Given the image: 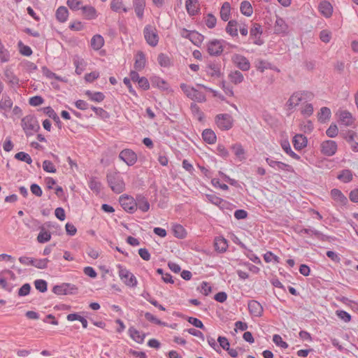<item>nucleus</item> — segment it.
Here are the masks:
<instances>
[{"label": "nucleus", "mask_w": 358, "mask_h": 358, "mask_svg": "<svg viewBox=\"0 0 358 358\" xmlns=\"http://www.w3.org/2000/svg\"><path fill=\"white\" fill-rule=\"evenodd\" d=\"M144 38L146 42L152 47H155L159 42V36L156 28L148 24L143 29Z\"/></svg>", "instance_id": "obj_6"}, {"label": "nucleus", "mask_w": 358, "mask_h": 358, "mask_svg": "<svg viewBox=\"0 0 358 358\" xmlns=\"http://www.w3.org/2000/svg\"><path fill=\"white\" fill-rule=\"evenodd\" d=\"M292 143L294 148L300 150L307 145V138L303 134H296L293 137Z\"/></svg>", "instance_id": "obj_19"}, {"label": "nucleus", "mask_w": 358, "mask_h": 358, "mask_svg": "<svg viewBox=\"0 0 358 358\" xmlns=\"http://www.w3.org/2000/svg\"><path fill=\"white\" fill-rule=\"evenodd\" d=\"M108 186L115 194H120L125 189V183L120 172L109 171L106 175Z\"/></svg>", "instance_id": "obj_1"}, {"label": "nucleus", "mask_w": 358, "mask_h": 358, "mask_svg": "<svg viewBox=\"0 0 358 358\" xmlns=\"http://www.w3.org/2000/svg\"><path fill=\"white\" fill-rule=\"evenodd\" d=\"M275 33L280 34L285 33L287 30V25L285 20L279 17H277L275 26H274Z\"/></svg>", "instance_id": "obj_27"}, {"label": "nucleus", "mask_w": 358, "mask_h": 358, "mask_svg": "<svg viewBox=\"0 0 358 358\" xmlns=\"http://www.w3.org/2000/svg\"><path fill=\"white\" fill-rule=\"evenodd\" d=\"M157 62L162 67H169L172 64L169 57L164 53H160L158 55Z\"/></svg>", "instance_id": "obj_43"}, {"label": "nucleus", "mask_w": 358, "mask_h": 358, "mask_svg": "<svg viewBox=\"0 0 358 358\" xmlns=\"http://www.w3.org/2000/svg\"><path fill=\"white\" fill-rule=\"evenodd\" d=\"M50 238V233L45 231L43 227H41V231L37 236V241L41 243H44L49 241Z\"/></svg>", "instance_id": "obj_41"}, {"label": "nucleus", "mask_w": 358, "mask_h": 358, "mask_svg": "<svg viewBox=\"0 0 358 358\" xmlns=\"http://www.w3.org/2000/svg\"><path fill=\"white\" fill-rule=\"evenodd\" d=\"M255 67L257 71L262 73L266 69H273L271 63L263 59H257L255 62Z\"/></svg>", "instance_id": "obj_37"}, {"label": "nucleus", "mask_w": 358, "mask_h": 358, "mask_svg": "<svg viewBox=\"0 0 358 358\" xmlns=\"http://www.w3.org/2000/svg\"><path fill=\"white\" fill-rule=\"evenodd\" d=\"M206 72L212 77L220 78L222 76L220 62L216 61L208 62Z\"/></svg>", "instance_id": "obj_13"}, {"label": "nucleus", "mask_w": 358, "mask_h": 358, "mask_svg": "<svg viewBox=\"0 0 358 358\" xmlns=\"http://www.w3.org/2000/svg\"><path fill=\"white\" fill-rule=\"evenodd\" d=\"M4 76L6 80L13 85L18 84L19 79L14 75L12 71L10 69H6L4 71Z\"/></svg>", "instance_id": "obj_46"}, {"label": "nucleus", "mask_w": 358, "mask_h": 358, "mask_svg": "<svg viewBox=\"0 0 358 358\" xmlns=\"http://www.w3.org/2000/svg\"><path fill=\"white\" fill-rule=\"evenodd\" d=\"M337 178L343 182H348L352 180V174L350 170L344 169L337 176Z\"/></svg>", "instance_id": "obj_44"}, {"label": "nucleus", "mask_w": 358, "mask_h": 358, "mask_svg": "<svg viewBox=\"0 0 358 358\" xmlns=\"http://www.w3.org/2000/svg\"><path fill=\"white\" fill-rule=\"evenodd\" d=\"M230 9L231 6L229 2H224L222 4L220 10V17L223 21L227 22L229 20L230 17Z\"/></svg>", "instance_id": "obj_34"}, {"label": "nucleus", "mask_w": 358, "mask_h": 358, "mask_svg": "<svg viewBox=\"0 0 358 358\" xmlns=\"http://www.w3.org/2000/svg\"><path fill=\"white\" fill-rule=\"evenodd\" d=\"M104 44L103 38L99 35H94L91 39V46L95 50H99L101 49Z\"/></svg>", "instance_id": "obj_28"}, {"label": "nucleus", "mask_w": 358, "mask_h": 358, "mask_svg": "<svg viewBox=\"0 0 358 358\" xmlns=\"http://www.w3.org/2000/svg\"><path fill=\"white\" fill-rule=\"evenodd\" d=\"M301 236H303V234H307L308 236H316L319 240L322 241H327L329 240V236L327 235L323 234L320 231L314 229H306L303 228L299 231L298 232Z\"/></svg>", "instance_id": "obj_15"}, {"label": "nucleus", "mask_w": 358, "mask_h": 358, "mask_svg": "<svg viewBox=\"0 0 358 358\" xmlns=\"http://www.w3.org/2000/svg\"><path fill=\"white\" fill-rule=\"evenodd\" d=\"M189 98L199 102L204 101L206 100L205 94L196 89L194 90V93H192Z\"/></svg>", "instance_id": "obj_59"}, {"label": "nucleus", "mask_w": 358, "mask_h": 358, "mask_svg": "<svg viewBox=\"0 0 358 358\" xmlns=\"http://www.w3.org/2000/svg\"><path fill=\"white\" fill-rule=\"evenodd\" d=\"M217 342L219 343L220 348H222L223 350L227 351L230 348V343L228 339L224 336H218Z\"/></svg>", "instance_id": "obj_54"}, {"label": "nucleus", "mask_w": 358, "mask_h": 358, "mask_svg": "<svg viewBox=\"0 0 358 358\" xmlns=\"http://www.w3.org/2000/svg\"><path fill=\"white\" fill-rule=\"evenodd\" d=\"M34 285L37 290H38L41 292H45L47 291V282L44 280H36L34 281Z\"/></svg>", "instance_id": "obj_51"}, {"label": "nucleus", "mask_w": 358, "mask_h": 358, "mask_svg": "<svg viewBox=\"0 0 358 358\" xmlns=\"http://www.w3.org/2000/svg\"><path fill=\"white\" fill-rule=\"evenodd\" d=\"M186 10L190 16H194L199 12V3L198 0H187L185 3Z\"/></svg>", "instance_id": "obj_16"}, {"label": "nucleus", "mask_w": 358, "mask_h": 358, "mask_svg": "<svg viewBox=\"0 0 358 358\" xmlns=\"http://www.w3.org/2000/svg\"><path fill=\"white\" fill-rule=\"evenodd\" d=\"M237 24V22L234 20L229 21L227 24L226 31L231 36H238Z\"/></svg>", "instance_id": "obj_40"}, {"label": "nucleus", "mask_w": 358, "mask_h": 358, "mask_svg": "<svg viewBox=\"0 0 358 358\" xmlns=\"http://www.w3.org/2000/svg\"><path fill=\"white\" fill-rule=\"evenodd\" d=\"M13 101L8 95H3L0 101V109L3 111V115L7 117L6 113L10 110L13 106Z\"/></svg>", "instance_id": "obj_20"}, {"label": "nucleus", "mask_w": 358, "mask_h": 358, "mask_svg": "<svg viewBox=\"0 0 358 358\" xmlns=\"http://www.w3.org/2000/svg\"><path fill=\"white\" fill-rule=\"evenodd\" d=\"M215 121L218 128L222 131L229 130L233 127V117L227 113L217 115Z\"/></svg>", "instance_id": "obj_5"}, {"label": "nucleus", "mask_w": 358, "mask_h": 358, "mask_svg": "<svg viewBox=\"0 0 358 358\" xmlns=\"http://www.w3.org/2000/svg\"><path fill=\"white\" fill-rule=\"evenodd\" d=\"M22 127L27 136L33 135L40 129V125L34 115H27L21 120Z\"/></svg>", "instance_id": "obj_3"}, {"label": "nucleus", "mask_w": 358, "mask_h": 358, "mask_svg": "<svg viewBox=\"0 0 358 358\" xmlns=\"http://www.w3.org/2000/svg\"><path fill=\"white\" fill-rule=\"evenodd\" d=\"M130 336L133 340L138 343H142L144 341L145 335H141L140 332L134 327H130L129 329Z\"/></svg>", "instance_id": "obj_36"}, {"label": "nucleus", "mask_w": 358, "mask_h": 358, "mask_svg": "<svg viewBox=\"0 0 358 358\" xmlns=\"http://www.w3.org/2000/svg\"><path fill=\"white\" fill-rule=\"evenodd\" d=\"M235 155L238 158H244V149L241 144H235L231 147Z\"/></svg>", "instance_id": "obj_58"}, {"label": "nucleus", "mask_w": 358, "mask_h": 358, "mask_svg": "<svg viewBox=\"0 0 358 358\" xmlns=\"http://www.w3.org/2000/svg\"><path fill=\"white\" fill-rule=\"evenodd\" d=\"M339 119L341 122L345 126H351L354 122L352 114L348 110L339 111Z\"/></svg>", "instance_id": "obj_22"}, {"label": "nucleus", "mask_w": 358, "mask_h": 358, "mask_svg": "<svg viewBox=\"0 0 358 358\" xmlns=\"http://www.w3.org/2000/svg\"><path fill=\"white\" fill-rule=\"evenodd\" d=\"M343 137L345 139V141L350 144V148L352 151L357 152H358V142L357 140L358 139L357 134L352 130H348L345 133L342 134Z\"/></svg>", "instance_id": "obj_12"}, {"label": "nucleus", "mask_w": 358, "mask_h": 358, "mask_svg": "<svg viewBox=\"0 0 358 358\" xmlns=\"http://www.w3.org/2000/svg\"><path fill=\"white\" fill-rule=\"evenodd\" d=\"M81 10L83 11V15L87 20L94 19L96 16V12L94 7L85 6H82Z\"/></svg>", "instance_id": "obj_29"}, {"label": "nucleus", "mask_w": 358, "mask_h": 358, "mask_svg": "<svg viewBox=\"0 0 358 358\" xmlns=\"http://www.w3.org/2000/svg\"><path fill=\"white\" fill-rule=\"evenodd\" d=\"M313 94L308 91H298L294 92L286 103L289 110L298 106L302 101L312 100Z\"/></svg>", "instance_id": "obj_2"}, {"label": "nucleus", "mask_w": 358, "mask_h": 358, "mask_svg": "<svg viewBox=\"0 0 358 358\" xmlns=\"http://www.w3.org/2000/svg\"><path fill=\"white\" fill-rule=\"evenodd\" d=\"M157 273L162 275V278L164 282L173 283V280L172 279V276L171 275V274H169L168 273H164V270L162 268H157Z\"/></svg>", "instance_id": "obj_56"}, {"label": "nucleus", "mask_w": 358, "mask_h": 358, "mask_svg": "<svg viewBox=\"0 0 358 358\" xmlns=\"http://www.w3.org/2000/svg\"><path fill=\"white\" fill-rule=\"evenodd\" d=\"M69 287V283H63L59 285L53 287L52 292L57 295H67L70 292L66 291V287Z\"/></svg>", "instance_id": "obj_45"}, {"label": "nucleus", "mask_w": 358, "mask_h": 358, "mask_svg": "<svg viewBox=\"0 0 358 358\" xmlns=\"http://www.w3.org/2000/svg\"><path fill=\"white\" fill-rule=\"evenodd\" d=\"M173 233L174 236L178 238H184L186 236V231L180 224H176L173 227Z\"/></svg>", "instance_id": "obj_42"}, {"label": "nucleus", "mask_w": 358, "mask_h": 358, "mask_svg": "<svg viewBox=\"0 0 358 358\" xmlns=\"http://www.w3.org/2000/svg\"><path fill=\"white\" fill-rule=\"evenodd\" d=\"M136 208H138L142 212H148L150 209V203L148 199L142 194L136 196Z\"/></svg>", "instance_id": "obj_18"}, {"label": "nucleus", "mask_w": 358, "mask_h": 358, "mask_svg": "<svg viewBox=\"0 0 358 358\" xmlns=\"http://www.w3.org/2000/svg\"><path fill=\"white\" fill-rule=\"evenodd\" d=\"M73 64L76 66V73L78 75H80L85 70V62L83 59H80L78 56H75L73 57Z\"/></svg>", "instance_id": "obj_30"}, {"label": "nucleus", "mask_w": 358, "mask_h": 358, "mask_svg": "<svg viewBox=\"0 0 358 358\" xmlns=\"http://www.w3.org/2000/svg\"><path fill=\"white\" fill-rule=\"evenodd\" d=\"M31 290V285L29 283L24 284L18 290L19 296H27Z\"/></svg>", "instance_id": "obj_63"}, {"label": "nucleus", "mask_w": 358, "mask_h": 358, "mask_svg": "<svg viewBox=\"0 0 358 358\" xmlns=\"http://www.w3.org/2000/svg\"><path fill=\"white\" fill-rule=\"evenodd\" d=\"M119 158L128 166H133L137 161L136 154L130 149H124L119 154Z\"/></svg>", "instance_id": "obj_10"}, {"label": "nucleus", "mask_w": 358, "mask_h": 358, "mask_svg": "<svg viewBox=\"0 0 358 358\" xmlns=\"http://www.w3.org/2000/svg\"><path fill=\"white\" fill-rule=\"evenodd\" d=\"M119 201L121 206L125 211L129 213H134L136 210V198L134 199L133 197L127 195H122L120 197Z\"/></svg>", "instance_id": "obj_7"}, {"label": "nucleus", "mask_w": 358, "mask_h": 358, "mask_svg": "<svg viewBox=\"0 0 358 358\" xmlns=\"http://www.w3.org/2000/svg\"><path fill=\"white\" fill-rule=\"evenodd\" d=\"M331 196L334 201L340 203L341 204H345L348 202L347 198L338 189H331Z\"/></svg>", "instance_id": "obj_25"}, {"label": "nucleus", "mask_w": 358, "mask_h": 358, "mask_svg": "<svg viewBox=\"0 0 358 358\" xmlns=\"http://www.w3.org/2000/svg\"><path fill=\"white\" fill-rule=\"evenodd\" d=\"M43 74L48 78H55L59 81H63V79L60 77L57 76L55 73L52 72L50 70H49L47 67L44 66L42 69Z\"/></svg>", "instance_id": "obj_61"}, {"label": "nucleus", "mask_w": 358, "mask_h": 358, "mask_svg": "<svg viewBox=\"0 0 358 358\" xmlns=\"http://www.w3.org/2000/svg\"><path fill=\"white\" fill-rule=\"evenodd\" d=\"M145 317L147 320L158 325L162 326H166V323L164 322H162L160 320L157 319L155 316H154L150 313H145Z\"/></svg>", "instance_id": "obj_52"}, {"label": "nucleus", "mask_w": 358, "mask_h": 358, "mask_svg": "<svg viewBox=\"0 0 358 358\" xmlns=\"http://www.w3.org/2000/svg\"><path fill=\"white\" fill-rule=\"evenodd\" d=\"M228 247L227 241L223 237H217L215 239V249L218 252H224Z\"/></svg>", "instance_id": "obj_23"}, {"label": "nucleus", "mask_w": 358, "mask_h": 358, "mask_svg": "<svg viewBox=\"0 0 358 358\" xmlns=\"http://www.w3.org/2000/svg\"><path fill=\"white\" fill-rule=\"evenodd\" d=\"M248 310L253 317H261L262 315L264 308L261 303L255 300L248 301Z\"/></svg>", "instance_id": "obj_14"}, {"label": "nucleus", "mask_w": 358, "mask_h": 358, "mask_svg": "<svg viewBox=\"0 0 358 358\" xmlns=\"http://www.w3.org/2000/svg\"><path fill=\"white\" fill-rule=\"evenodd\" d=\"M229 78L231 83L238 85L243 81V75L238 71H231L229 74Z\"/></svg>", "instance_id": "obj_35"}, {"label": "nucleus", "mask_w": 358, "mask_h": 358, "mask_svg": "<svg viewBox=\"0 0 358 358\" xmlns=\"http://www.w3.org/2000/svg\"><path fill=\"white\" fill-rule=\"evenodd\" d=\"M15 158L17 160L24 162L28 164H31L32 163V159L29 155L24 152H19L15 155Z\"/></svg>", "instance_id": "obj_49"}, {"label": "nucleus", "mask_w": 358, "mask_h": 358, "mask_svg": "<svg viewBox=\"0 0 358 358\" xmlns=\"http://www.w3.org/2000/svg\"><path fill=\"white\" fill-rule=\"evenodd\" d=\"M117 267L119 269V276L126 285L131 287L137 285V280L134 275L121 264H118Z\"/></svg>", "instance_id": "obj_4"}, {"label": "nucleus", "mask_w": 358, "mask_h": 358, "mask_svg": "<svg viewBox=\"0 0 358 358\" xmlns=\"http://www.w3.org/2000/svg\"><path fill=\"white\" fill-rule=\"evenodd\" d=\"M85 94L89 97L91 101L96 102H101L105 99V95L100 92H91L90 90H87L85 92Z\"/></svg>", "instance_id": "obj_32"}, {"label": "nucleus", "mask_w": 358, "mask_h": 358, "mask_svg": "<svg viewBox=\"0 0 358 358\" xmlns=\"http://www.w3.org/2000/svg\"><path fill=\"white\" fill-rule=\"evenodd\" d=\"M273 341L276 345L280 346L284 349L288 348V344L285 341H282L281 336L278 334L273 335Z\"/></svg>", "instance_id": "obj_57"}, {"label": "nucleus", "mask_w": 358, "mask_h": 358, "mask_svg": "<svg viewBox=\"0 0 358 358\" xmlns=\"http://www.w3.org/2000/svg\"><path fill=\"white\" fill-rule=\"evenodd\" d=\"M91 109L99 116L101 117L102 118H108L109 117V115L107 111H106L102 108H98L94 106H91Z\"/></svg>", "instance_id": "obj_64"}, {"label": "nucleus", "mask_w": 358, "mask_h": 358, "mask_svg": "<svg viewBox=\"0 0 358 358\" xmlns=\"http://www.w3.org/2000/svg\"><path fill=\"white\" fill-rule=\"evenodd\" d=\"M240 10L242 14L248 17L252 15L253 13L252 7L248 1H244L241 3Z\"/></svg>", "instance_id": "obj_39"}, {"label": "nucleus", "mask_w": 358, "mask_h": 358, "mask_svg": "<svg viewBox=\"0 0 358 358\" xmlns=\"http://www.w3.org/2000/svg\"><path fill=\"white\" fill-rule=\"evenodd\" d=\"M89 187L96 193H99L101 191V183L96 180V178H92L89 181Z\"/></svg>", "instance_id": "obj_50"}, {"label": "nucleus", "mask_w": 358, "mask_h": 358, "mask_svg": "<svg viewBox=\"0 0 358 358\" xmlns=\"http://www.w3.org/2000/svg\"><path fill=\"white\" fill-rule=\"evenodd\" d=\"M204 39V36L196 31H191L189 40L195 45L199 46Z\"/></svg>", "instance_id": "obj_31"}, {"label": "nucleus", "mask_w": 358, "mask_h": 358, "mask_svg": "<svg viewBox=\"0 0 358 358\" xmlns=\"http://www.w3.org/2000/svg\"><path fill=\"white\" fill-rule=\"evenodd\" d=\"M43 169L48 173H55L56 169L52 162L49 160H45L43 162Z\"/></svg>", "instance_id": "obj_60"}, {"label": "nucleus", "mask_w": 358, "mask_h": 358, "mask_svg": "<svg viewBox=\"0 0 358 358\" xmlns=\"http://www.w3.org/2000/svg\"><path fill=\"white\" fill-rule=\"evenodd\" d=\"M56 17L57 19L61 22H64L66 21L69 11L68 9L65 6H59L56 11Z\"/></svg>", "instance_id": "obj_33"}, {"label": "nucleus", "mask_w": 358, "mask_h": 358, "mask_svg": "<svg viewBox=\"0 0 358 358\" xmlns=\"http://www.w3.org/2000/svg\"><path fill=\"white\" fill-rule=\"evenodd\" d=\"M231 61L236 66L237 68L243 71H247L250 68V63L249 60L244 56L238 54H235L231 57Z\"/></svg>", "instance_id": "obj_8"}, {"label": "nucleus", "mask_w": 358, "mask_h": 358, "mask_svg": "<svg viewBox=\"0 0 358 358\" xmlns=\"http://www.w3.org/2000/svg\"><path fill=\"white\" fill-rule=\"evenodd\" d=\"M216 22H217V19L213 14L209 13L207 15L206 20H205V23H206V25L209 29H212V28L215 27Z\"/></svg>", "instance_id": "obj_53"}, {"label": "nucleus", "mask_w": 358, "mask_h": 358, "mask_svg": "<svg viewBox=\"0 0 358 358\" xmlns=\"http://www.w3.org/2000/svg\"><path fill=\"white\" fill-rule=\"evenodd\" d=\"M18 46L20 48V52L24 56H30L32 54V50L31 48L28 45H25L22 43V41L18 43Z\"/></svg>", "instance_id": "obj_55"}, {"label": "nucleus", "mask_w": 358, "mask_h": 358, "mask_svg": "<svg viewBox=\"0 0 358 358\" xmlns=\"http://www.w3.org/2000/svg\"><path fill=\"white\" fill-rule=\"evenodd\" d=\"M224 41L214 39L210 41L207 45V50L210 55H220L223 51Z\"/></svg>", "instance_id": "obj_9"}, {"label": "nucleus", "mask_w": 358, "mask_h": 358, "mask_svg": "<svg viewBox=\"0 0 358 358\" xmlns=\"http://www.w3.org/2000/svg\"><path fill=\"white\" fill-rule=\"evenodd\" d=\"M337 143L334 141H325L321 144L322 153L328 157H331L335 155L337 151Z\"/></svg>", "instance_id": "obj_11"}, {"label": "nucleus", "mask_w": 358, "mask_h": 358, "mask_svg": "<svg viewBox=\"0 0 358 358\" xmlns=\"http://www.w3.org/2000/svg\"><path fill=\"white\" fill-rule=\"evenodd\" d=\"M331 110L327 107H322L318 113V120L321 122H324L331 117Z\"/></svg>", "instance_id": "obj_38"}, {"label": "nucleus", "mask_w": 358, "mask_h": 358, "mask_svg": "<svg viewBox=\"0 0 358 358\" xmlns=\"http://www.w3.org/2000/svg\"><path fill=\"white\" fill-rule=\"evenodd\" d=\"M202 138L203 141L208 144H213L216 141L215 134L213 130L209 129H206L203 131Z\"/></svg>", "instance_id": "obj_26"}, {"label": "nucleus", "mask_w": 358, "mask_h": 358, "mask_svg": "<svg viewBox=\"0 0 358 358\" xmlns=\"http://www.w3.org/2000/svg\"><path fill=\"white\" fill-rule=\"evenodd\" d=\"M44 99L41 96H34L29 99V103L32 106H38L43 103Z\"/></svg>", "instance_id": "obj_62"}, {"label": "nucleus", "mask_w": 358, "mask_h": 358, "mask_svg": "<svg viewBox=\"0 0 358 358\" xmlns=\"http://www.w3.org/2000/svg\"><path fill=\"white\" fill-rule=\"evenodd\" d=\"M133 5L137 17L141 20L144 15L145 0H133Z\"/></svg>", "instance_id": "obj_21"}, {"label": "nucleus", "mask_w": 358, "mask_h": 358, "mask_svg": "<svg viewBox=\"0 0 358 358\" xmlns=\"http://www.w3.org/2000/svg\"><path fill=\"white\" fill-rule=\"evenodd\" d=\"M145 66V56L141 51L138 52L136 55V61L134 63V68L138 70H142Z\"/></svg>", "instance_id": "obj_24"}, {"label": "nucleus", "mask_w": 358, "mask_h": 358, "mask_svg": "<svg viewBox=\"0 0 358 358\" xmlns=\"http://www.w3.org/2000/svg\"><path fill=\"white\" fill-rule=\"evenodd\" d=\"M49 262V259L47 258L35 259L33 260L32 266L40 269H44L48 267V263Z\"/></svg>", "instance_id": "obj_48"}, {"label": "nucleus", "mask_w": 358, "mask_h": 358, "mask_svg": "<svg viewBox=\"0 0 358 358\" xmlns=\"http://www.w3.org/2000/svg\"><path fill=\"white\" fill-rule=\"evenodd\" d=\"M318 9L321 14L325 17H330L333 13V6L326 0L322 1L320 3Z\"/></svg>", "instance_id": "obj_17"}, {"label": "nucleus", "mask_w": 358, "mask_h": 358, "mask_svg": "<svg viewBox=\"0 0 358 358\" xmlns=\"http://www.w3.org/2000/svg\"><path fill=\"white\" fill-rule=\"evenodd\" d=\"M206 198L210 203H212L216 206H220V205L224 206V204L227 203V202L224 200L217 196L215 194H207Z\"/></svg>", "instance_id": "obj_47"}]
</instances>
